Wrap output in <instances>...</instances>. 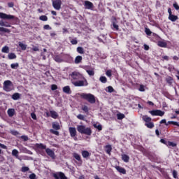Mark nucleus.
<instances>
[{
    "instance_id": "nucleus-1",
    "label": "nucleus",
    "mask_w": 179,
    "mask_h": 179,
    "mask_svg": "<svg viewBox=\"0 0 179 179\" xmlns=\"http://www.w3.org/2000/svg\"><path fill=\"white\" fill-rule=\"evenodd\" d=\"M70 76L73 80H77L72 82V84L76 86V87H82L83 86L89 85V83H87L86 78L79 72L74 71L70 74Z\"/></svg>"
},
{
    "instance_id": "nucleus-2",
    "label": "nucleus",
    "mask_w": 179,
    "mask_h": 179,
    "mask_svg": "<svg viewBox=\"0 0 179 179\" xmlns=\"http://www.w3.org/2000/svg\"><path fill=\"white\" fill-rule=\"evenodd\" d=\"M80 97L83 100H86V101H88L90 104H94V103H96V96L90 93H81Z\"/></svg>"
},
{
    "instance_id": "nucleus-3",
    "label": "nucleus",
    "mask_w": 179,
    "mask_h": 179,
    "mask_svg": "<svg viewBox=\"0 0 179 179\" xmlns=\"http://www.w3.org/2000/svg\"><path fill=\"white\" fill-rule=\"evenodd\" d=\"M77 131L83 135H87L88 136L92 135V129L90 127H86L85 125L77 126Z\"/></svg>"
},
{
    "instance_id": "nucleus-4",
    "label": "nucleus",
    "mask_w": 179,
    "mask_h": 179,
    "mask_svg": "<svg viewBox=\"0 0 179 179\" xmlns=\"http://www.w3.org/2000/svg\"><path fill=\"white\" fill-rule=\"evenodd\" d=\"M0 19H3V20H14L15 23L19 22V18L13 15H8L4 13H0Z\"/></svg>"
},
{
    "instance_id": "nucleus-5",
    "label": "nucleus",
    "mask_w": 179,
    "mask_h": 179,
    "mask_svg": "<svg viewBox=\"0 0 179 179\" xmlns=\"http://www.w3.org/2000/svg\"><path fill=\"white\" fill-rule=\"evenodd\" d=\"M142 118L143 120L145 122V126L147 127V128H149L150 129L155 128V123L152 122V117L148 115H143Z\"/></svg>"
},
{
    "instance_id": "nucleus-6",
    "label": "nucleus",
    "mask_w": 179,
    "mask_h": 179,
    "mask_svg": "<svg viewBox=\"0 0 179 179\" xmlns=\"http://www.w3.org/2000/svg\"><path fill=\"white\" fill-rule=\"evenodd\" d=\"M3 89L5 92H12V90H13V84L12 83V81H4Z\"/></svg>"
},
{
    "instance_id": "nucleus-7",
    "label": "nucleus",
    "mask_w": 179,
    "mask_h": 179,
    "mask_svg": "<svg viewBox=\"0 0 179 179\" xmlns=\"http://www.w3.org/2000/svg\"><path fill=\"white\" fill-rule=\"evenodd\" d=\"M52 177L55 179H68V177L63 172L54 173H52Z\"/></svg>"
},
{
    "instance_id": "nucleus-8",
    "label": "nucleus",
    "mask_w": 179,
    "mask_h": 179,
    "mask_svg": "<svg viewBox=\"0 0 179 179\" xmlns=\"http://www.w3.org/2000/svg\"><path fill=\"white\" fill-rule=\"evenodd\" d=\"M84 8L90 10H94V4L92 1L86 0L84 1Z\"/></svg>"
},
{
    "instance_id": "nucleus-9",
    "label": "nucleus",
    "mask_w": 179,
    "mask_h": 179,
    "mask_svg": "<svg viewBox=\"0 0 179 179\" xmlns=\"http://www.w3.org/2000/svg\"><path fill=\"white\" fill-rule=\"evenodd\" d=\"M62 5V0H53L52 1V6L54 9L56 10H59L61 9V6Z\"/></svg>"
},
{
    "instance_id": "nucleus-10",
    "label": "nucleus",
    "mask_w": 179,
    "mask_h": 179,
    "mask_svg": "<svg viewBox=\"0 0 179 179\" xmlns=\"http://www.w3.org/2000/svg\"><path fill=\"white\" fill-rule=\"evenodd\" d=\"M149 113L153 116L163 117V115H164V111L161 110H150Z\"/></svg>"
},
{
    "instance_id": "nucleus-11",
    "label": "nucleus",
    "mask_w": 179,
    "mask_h": 179,
    "mask_svg": "<svg viewBox=\"0 0 179 179\" xmlns=\"http://www.w3.org/2000/svg\"><path fill=\"white\" fill-rule=\"evenodd\" d=\"M69 132L71 138H73L75 141H78V138H76V135L78 132L76 131V128L75 127H69Z\"/></svg>"
},
{
    "instance_id": "nucleus-12",
    "label": "nucleus",
    "mask_w": 179,
    "mask_h": 179,
    "mask_svg": "<svg viewBox=\"0 0 179 179\" xmlns=\"http://www.w3.org/2000/svg\"><path fill=\"white\" fill-rule=\"evenodd\" d=\"M45 152L48 155V156L51 157V159H55V152H54V151L52 150H51L50 148H46Z\"/></svg>"
},
{
    "instance_id": "nucleus-13",
    "label": "nucleus",
    "mask_w": 179,
    "mask_h": 179,
    "mask_svg": "<svg viewBox=\"0 0 179 179\" xmlns=\"http://www.w3.org/2000/svg\"><path fill=\"white\" fill-rule=\"evenodd\" d=\"M115 169L118 173H120V174H127V170L124 168H122L120 166H116Z\"/></svg>"
},
{
    "instance_id": "nucleus-14",
    "label": "nucleus",
    "mask_w": 179,
    "mask_h": 179,
    "mask_svg": "<svg viewBox=\"0 0 179 179\" xmlns=\"http://www.w3.org/2000/svg\"><path fill=\"white\" fill-rule=\"evenodd\" d=\"M158 47H161L162 48H167V43L164 41H159L157 42Z\"/></svg>"
},
{
    "instance_id": "nucleus-15",
    "label": "nucleus",
    "mask_w": 179,
    "mask_h": 179,
    "mask_svg": "<svg viewBox=\"0 0 179 179\" xmlns=\"http://www.w3.org/2000/svg\"><path fill=\"white\" fill-rule=\"evenodd\" d=\"M35 148H36V149L46 150L47 149V145H45L43 143H36L35 145Z\"/></svg>"
},
{
    "instance_id": "nucleus-16",
    "label": "nucleus",
    "mask_w": 179,
    "mask_h": 179,
    "mask_svg": "<svg viewBox=\"0 0 179 179\" xmlns=\"http://www.w3.org/2000/svg\"><path fill=\"white\" fill-rule=\"evenodd\" d=\"M15 109L13 108H9L8 110H7V114L8 115V117H13V115H15Z\"/></svg>"
},
{
    "instance_id": "nucleus-17",
    "label": "nucleus",
    "mask_w": 179,
    "mask_h": 179,
    "mask_svg": "<svg viewBox=\"0 0 179 179\" xmlns=\"http://www.w3.org/2000/svg\"><path fill=\"white\" fill-rule=\"evenodd\" d=\"M105 150L107 153V155H111V150H113V147H111V145H107L105 146Z\"/></svg>"
},
{
    "instance_id": "nucleus-18",
    "label": "nucleus",
    "mask_w": 179,
    "mask_h": 179,
    "mask_svg": "<svg viewBox=\"0 0 179 179\" xmlns=\"http://www.w3.org/2000/svg\"><path fill=\"white\" fill-rule=\"evenodd\" d=\"M63 92H64V93H66V94H71V93H72V91H71V87L69 86L64 87Z\"/></svg>"
},
{
    "instance_id": "nucleus-19",
    "label": "nucleus",
    "mask_w": 179,
    "mask_h": 179,
    "mask_svg": "<svg viewBox=\"0 0 179 179\" xmlns=\"http://www.w3.org/2000/svg\"><path fill=\"white\" fill-rule=\"evenodd\" d=\"M50 117L54 118V120H57L58 118V113L56 111L50 110Z\"/></svg>"
},
{
    "instance_id": "nucleus-20",
    "label": "nucleus",
    "mask_w": 179,
    "mask_h": 179,
    "mask_svg": "<svg viewBox=\"0 0 179 179\" xmlns=\"http://www.w3.org/2000/svg\"><path fill=\"white\" fill-rule=\"evenodd\" d=\"M168 19L171 20V22H176L178 20V16L172 14L171 15H169Z\"/></svg>"
},
{
    "instance_id": "nucleus-21",
    "label": "nucleus",
    "mask_w": 179,
    "mask_h": 179,
    "mask_svg": "<svg viewBox=\"0 0 179 179\" xmlns=\"http://www.w3.org/2000/svg\"><path fill=\"white\" fill-rule=\"evenodd\" d=\"M52 127L53 129H55L56 131H59V129H61V126H59V123L58 122L52 123Z\"/></svg>"
},
{
    "instance_id": "nucleus-22",
    "label": "nucleus",
    "mask_w": 179,
    "mask_h": 179,
    "mask_svg": "<svg viewBox=\"0 0 179 179\" xmlns=\"http://www.w3.org/2000/svg\"><path fill=\"white\" fill-rule=\"evenodd\" d=\"M122 160H123L124 163H128L129 162V156L126 154L122 155Z\"/></svg>"
},
{
    "instance_id": "nucleus-23",
    "label": "nucleus",
    "mask_w": 179,
    "mask_h": 179,
    "mask_svg": "<svg viewBox=\"0 0 179 179\" xmlns=\"http://www.w3.org/2000/svg\"><path fill=\"white\" fill-rule=\"evenodd\" d=\"M82 156L84 157V159H86L90 157V152H89L87 150H83L82 151Z\"/></svg>"
},
{
    "instance_id": "nucleus-24",
    "label": "nucleus",
    "mask_w": 179,
    "mask_h": 179,
    "mask_svg": "<svg viewBox=\"0 0 179 179\" xmlns=\"http://www.w3.org/2000/svg\"><path fill=\"white\" fill-rule=\"evenodd\" d=\"M82 59H83V57H82L80 55H78L76 57L74 62L75 64H80V62H82Z\"/></svg>"
},
{
    "instance_id": "nucleus-25",
    "label": "nucleus",
    "mask_w": 179,
    "mask_h": 179,
    "mask_svg": "<svg viewBox=\"0 0 179 179\" xmlns=\"http://www.w3.org/2000/svg\"><path fill=\"white\" fill-rule=\"evenodd\" d=\"M73 157L76 160H78V162H82V158H80V155L76 152L73 153Z\"/></svg>"
},
{
    "instance_id": "nucleus-26",
    "label": "nucleus",
    "mask_w": 179,
    "mask_h": 179,
    "mask_svg": "<svg viewBox=\"0 0 179 179\" xmlns=\"http://www.w3.org/2000/svg\"><path fill=\"white\" fill-rule=\"evenodd\" d=\"M18 45H19V47H20V48H21V50H22V51H26V50L27 48V45L22 43V42H19Z\"/></svg>"
},
{
    "instance_id": "nucleus-27",
    "label": "nucleus",
    "mask_w": 179,
    "mask_h": 179,
    "mask_svg": "<svg viewBox=\"0 0 179 179\" xmlns=\"http://www.w3.org/2000/svg\"><path fill=\"white\" fill-rule=\"evenodd\" d=\"M13 100H19L20 99V94L15 92L12 95Z\"/></svg>"
},
{
    "instance_id": "nucleus-28",
    "label": "nucleus",
    "mask_w": 179,
    "mask_h": 179,
    "mask_svg": "<svg viewBox=\"0 0 179 179\" xmlns=\"http://www.w3.org/2000/svg\"><path fill=\"white\" fill-rule=\"evenodd\" d=\"M8 59H16L17 58L16 54L13 52L8 53Z\"/></svg>"
},
{
    "instance_id": "nucleus-29",
    "label": "nucleus",
    "mask_w": 179,
    "mask_h": 179,
    "mask_svg": "<svg viewBox=\"0 0 179 179\" xmlns=\"http://www.w3.org/2000/svg\"><path fill=\"white\" fill-rule=\"evenodd\" d=\"M173 80H174V79H173L171 76H167L166 78V83H169L170 85H173Z\"/></svg>"
},
{
    "instance_id": "nucleus-30",
    "label": "nucleus",
    "mask_w": 179,
    "mask_h": 179,
    "mask_svg": "<svg viewBox=\"0 0 179 179\" xmlns=\"http://www.w3.org/2000/svg\"><path fill=\"white\" fill-rule=\"evenodd\" d=\"M81 109L84 113H85V114H89V107H87V106L83 105Z\"/></svg>"
},
{
    "instance_id": "nucleus-31",
    "label": "nucleus",
    "mask_w": 179,
    "mask_h": 179,
    "mask_svg": "<svg viewBox=\"0 0 179 179\" xmlns=\"http://www.w3.org/2000/svg\"><path fill=\"white\" fill-rule=\"evenodd\" d=\"M0 31L3 33H10V29L0 27Z\"/></svg>"
},
{
    "instance_id": "nucleus-32",
    "label": "nucleus",
    "mask_w": 179,
    "mask_h": 179,
    "mask_svg": "<svg viewBox=\"0 0 179 179\" xmlns=\"http://www.w3.org/2000/svg\"><path fill=\"white\" fill-rule=\"evenodd\" d=\"M2 52H4L5 54L9 53V47L4 46L1 49Z\"/></svg>"
},
{
    "instance_id": "nucleus-33",
    "label": "nucleus",
    "mask_w": 179,
    "mask_h": 179,
    "mask_svg": "<svg viewBox=\"0 0 179 179\" xmlns=\"http://www.w3.org/2000/svg\"><path fill=\"white\" fill-rule=\"evenodd\" d=\"M77 52H78V54H85V49H83L82 47H78Z\"/></svg>"
},
{
    "instance_id": "nucleus-34",
    "label": "nucleus",
    "mask_w": 179,
    "mask_h": 179,
    "mask_svg": "<svg viewBox=\"0 0 179 179\" xmlns=\"http://www.w3.org/2000/svg\"><path fill=\"white\" fill-rule=\"evenodd\" d=\"M50 134H53V135H56L57 136H59V131H56V130H54V129H51L50 130Z\"/></svg>"
},
{
    "instance_id": "nucleus-35",
    "label": "nucleus",
    "mask_w": 179,
    "mask_h": 179,
    "mask_svg": "<svg viewBox=\"0 0 179 179\" xmlns=\"http://www.w3.org/2000/svg\"><path fill=\"white\" fill-rule=\"evenodd\" d=\"M117 120H124L125 118V115L123 113H117Z\"/></svg>"
},
{
    "instance_id": "nucleus-36",
    "label": "nucleus",
    "mask_w": 179,
    "mask_h": 179,
    "mask_svg": "<svg viewBox=\"0 0 179 179\" xmlns=\"http://www.w3.org/2000/svg\"><path fill=\"white\" fill-rule=\"evenodd\" d=\"M166 146H172V148H176V146H177V143L171 141H168Z\"/></svg>"
},
{
    "instance_id": "nucleus-37",
    "label": "nucleus",
    "mask_w": 179,
    "mask_h": 179,
    "mask_svg": "<svg viewBox=\"0 0 179 179\" xmlns=\"http://www.w3.org/2000/svg\"><path fill=\"white\" fill-rule=\"evenodd\" d=\"M99 80L101 82V83H107V78L105 76H101Z\"/></svg>"
},
{
    "instance_id": "nucleus-38",
    "label": "nucleus",
    "mask_w": 179,
    "mask_h": 179,
    "mask_svg": "<svg viewBox=\"0 0 179 179\" xmlns=\"http://www.w3.org/2000/svg\"><path fill=\"white\" fill-rule=\"evenodd\" d=\"M166 124H168V125H170V124H171L172 125H176V127H179V123L175 121H169L168 122H166Z\"/></svg>"
},
{
    "instance_id": "nucleus-39",
    "label": "nucleus",
    "mask_w": 179,
    "mask_h": 179,
    "mask_svg": "<svg viewBox=\"0 0 179 179\" xmlns=\"http://www.w3.org/2000/svg\"><path fill=\"white\" fill-rule=\"evenodd\" d=\"M39 19L42 20V22H47V20H48V17L46 15H41L39 17Z\"/></svg>"
},
{
    "instance_id": "nucleus-40",
    "label": "nucleus",
    "mask_w": 179,
    "mask_h": 179,
    "mask_svg": "<svg viewBox=\"0 0 179 179\" xmlns=\"http://www.w3.org/2000/svg\"><path fill=\"white\" fill-rule=\"evenodd\" d=\"M93 126L94 128H96V129H98V131H101L103 129V126H101V124L97 125L96 124H94Z\"/></svg>"
},
{
    "instance_id": "nucleus-41",
    "label": "nucleus",
    "mask_w": 179,
    "mask_h": 179,
    "mask_svg": "<svg viewBox=\"0 0 179 179\" xmlns=\"http://www.w3.org/2000/svg\"><path fill=\"white\" fill-rule=\"evenodd\" d=\"M145 33L147 36H152V31L149 28H145Z\"/></svg>"
},
{
    "instance_id": "nucleus-42",
    "label": "nucleus",
    "mask_w": 179,
    "mask_h": 179,
    "mask_svg": "<svg viewBox=\"0 0 179 179\" xmlns=\"http://www.w3.org/2000/svg\"><path fill=\"white\" fill-rule=\"evenodd\" d=\"M12 155H13V156L17 157V156H19V151H17V150H16V149H14L12 151Z\"/></svg>"
},
{
    "instance_id": "nucleus-43",
    "label": "nucleus",
    "mask_w": 179,
    "mask_h": 179,
    "mask_svg": "<svg viewBox=\"0 0 179 179\" xmlns=\"http://www.w3.org/2000/svg\"><path fill=\"white\" fill-rule=\"evenodd\" d=\"M18 66H19V63H15V64H10V68L12 69H17Z\"/></svg>"
},
{
    "instance_id": "nucleus-44",
    "label": "nucleus",
    "mask_w": 179,
    "mask_h": 179,
    "mask_svg": "<svg viewBox=\"0 0 179 179\" xmlns=\"http://www.w3.org/2000/svg\"><path fill=\"white\" fill-rule=\"evenodd\" d=\"M29 170H30V169L28 166H22L21 169L22 173H26L27 171H29Z\"/></svg>"
},
{
    "instance_id": "nucleus-45",
    "label": "nucleus",
    "mask_w": 179,
    "mask_h": 179,
    "mask_svg": "<svg viewBox=\"0 0 179 179\" xmlns=\"http://www.w3.org/2000/svg\"><path fill=\"white\" fill-rule=\"evenodd\" d=\"M87 73H88V75L90 76H94V71L93 70H86Z\"/></svg>"
},
{
    "instance_id": "nucleus-46",
    "label": "nucleus",
    "mask_w": 179,
    "mask_h": 179,
    "mask_svg": "<svg viewBox=\"0 0 179 179\" xmlns=\"http://www.w3.org/2000/svg\"><path fill=\"white\" fill-rule=\"evenodd\" d=\"M106 76H108V78H111V76H113V71H111V70H108V71L106 72Z\"/></svg>"
},
{
    "instance_id": "nucleus-47",
    "label": "nucleus",
    "mask_w": 179,
    "mask_h": 179,
    "mask_svg": "<svg viewBox=\"0 0 179 179\" xmlns=\"http://www.w3.org/2000/svg\"><path fill=\"white\" fill-rule=\"evenodd\" d=\"M106 89H108V90H106V91L108 92V93H113V92H114V88H113V87H111V86L107 87Z\"/></svg>"
},
{
    "instance_id": "nucleus-48",
    "label": "nucleus",
    "mask_w": 179,
    "mask_h": 179,
    "mask_svg": "<svg viewBox=\"0 0 179 179\" xmlns=\"http://www.w3.org/2000/svg\"><path fill=\"white\" fill-rule=\"evenodd\" d=\"M20 138L22 139L24 142H27V141H29V136H21Z\"/></svg>"
},
{
    "instance_id": "nucleus-49",
    "label": "nucleus",
    "mask_w": 179,
    "mask_h": 179,
    "mask_svg": "<svg viewBox=\"0 0 179 179\" xmlns=\"http://www.w3.org/2000/svg\"><path fill=\"white\" fill-rule=\"evenodd\" d=\"M77 118L78 120H81V121H85V115H82V114H79L77 115Z\"/></svg>"
},
{
    "instance_id": "nucleus-50",
    "label": "nucleus",
    "mask_w": 179,
    "mask_h": 179,
    "mask_svg": "<svg viewBox=\"0 0 179 179\" xmlns=\"http://www.w3.org/2000/svg\"><path fill=\"white\" fill-rule=\"evenodd\" d=\"M12 135H14V136H17V135H20V133L16 130H13L11 131Z\"/></svg>"
},
{
    "instance_id": "nucleus-51",
    "label": "nucleus",
    "mask_w": 179,
    "mask_h": 179,
    "mask_svg": "<svg viewBox=\"0 0 179 179\" xmlns=\"http://www.w3.org/2000/svg\"><path fill=\"white\" fill-rule=\"evenodd\" d=\"M159 124H164L166 127H169V123H167V121L166 120V119L162 120L159 122Z\"/></svg>"
},
{
    "instance_id": "nucleus-52",
    "label": "nucleus",
    "mask_w": 179,
    "mask_h": 179,
    "mask_svg": "<svg viewBox=\"0 0 179 179\" xmlns=\"http://www.w3.org/2000/svg\"><path fill=\"white\" fill-rule=\"evenodd\" d=\"M57 89H58V86H57V85L53 84L51 85V90H57Z\"/></svg>"
},
{
    "instance_id": "nucleus-53",
    "label": "nucleus",
    "mask_w": 179,
    "mask_h": 179,
    "mask_svg": "<svg viewBox=\"0 0 179 179\" xmlns=\"http://www.w3.org/2000/svg\"><path fill=\"white\" fill-rule=\"evenodd\" d=\"M71 43L73 44V45H76V44H78V40H76V38L72 39Z\"/></svg>"
},
{
    "instance_id": "nucleus-54",
    "label": "nucleus",
    "mask_w": 179,
    "mask_h": 179,
    "mask_svg": "<svg viewBox=\"0 0 179 179\" xmlns=\"http://www.w3.org/2000/svg\"><path fill=\"white\" fill-rule=\"evenodd\" d=\"M44 30H51V27H50L48 24H45L43 26Z\"/></svg>"
},
{
    "instance_id": "nucleus-55",
    "label": "nucleus",
    "mask_w": 179,
    "mask_h": 179,
    "mask_svg": "<svg viewBox=\"0 0 179 179\" xmlns=\"http://www.w3.org/2000/svg\"><path fill=\"white\" fill-rule=\"evenodd\" d=\"M31 117L32 120H37V115H36V113H31Z\"/></svg>"
},
{
    "instance_id": "nucleus-56",
    "label": "nucleus",
    "mask_w": 179,
    "mask_h": 179,
    "mask_svg": "<svg viewBox=\"0 0 179 179\" xmlns=\"http://www.w3.org/2000/svg\"><path fill=\"white\" fill-rule=\"evenodd\" d=\"M177 176H178V173H177L176 171L173 170V178H178V177Z\"/></svg>"
},
{
    "instance_id": "nucleus-57",
    "label": "nucleus",
    "mask_w": 179,
    "mask_h": 179,
    "mask_svg": "<svg viewBox=\"0 0 179 179\" xmlns=\"http://www.w3.org/2000/svg\"><path fill=\"white\" fill-rule=\"evenodd\" d=\"M36 173H31L29 175V179H36Z\"/></svg>"
},
{
    "instance_id": "nucleus-58",
    "label": "nucleus",
    "mask_w": 179,
    "mask_h": 179,
    "mask_svg": "<svg viewBox=\"0 0 179 179\" xmlns=\"http://www.w3.org/2000/svg\"><path fill=\"white\" fill-rule=\"evenodd\" d=\"M113 27L114 29H115V30H119L120 29L118 24H115V22H113Z\"/></svg>"
},
{
    "instance_id": "nucleus-59",
    "label": "nucleus",
    "mask_w": 179,
    "mask_h": 179,
    "mask_svg": "<svg viewBox=\"0 0 179 179\" xmlns=\"http://www.w3.org/2000/svg\"><path fill=\"white\" fill-rule=\"evenodd\" d=\"M139 92H145V87L143 85H140V87L138 88Z\"/></svg>"
},
{
    "instance_id": "nucleus-60",
    "label": "nucleus",
    "mask_w": 179,
    "mask_h": 179,
    "mask_svg": "<svg viewBox=\"0 0 179 179\" xmlns=\"http://www.w3.org/2000/svg\"><path fill=\"white\" fill-rule=\"evenodd\" d=\"M8 8H13V6H15V3L13 2H8Z\"/></svg>"
},
{
    "instance_id": "nucleus-61",
    "label": "nucleus",
    "mask_w": 179,
    "mask_h": 179,
    "mask_svg": "<svg viewBox=\"0 0 179 179\" xmlns=\"http://www.w3.org/2000/svg\"><path fill=\"white\" fill-rule=\"evenodd\" d=\"M173 8H175L176 10H179V5L177 4V3H173Z\"/></svg>"
},
{
    "instance_id": "nucleus-62",
    "label": "nucleus",
    "mask_w": 179,
    "mask_h": 179,
    "mask_svg": "<svg viewBox=\"0 0 179 179\" xmlns=\"http://www.w3.org/2000/svg\"><path fill=\"white\" fill-rule=\"evenodd\" d=\"M160 142L161 143H164V145H166L167 146L168 141H166V140L162 138L160 140Z\"/></svg>"
},
{
    "instance_id": "nucleus-63",
    "label": "nucleus",
    "mask_w": 179,
    "mask_h": 179,
    "mask_svg": "<svg viewBox=\"0 0 179 179\" xmlns=\"http://www.w3.org/2000/svg\"><path fill=\"white\" fill-rule=\"evenodd\" d=\"M5 25L3 27H11L10 24H9L8 22H4Z\"/></svg>"
},
{
    "instance_id": "nucleus-64",
    "label": "nucleus",
    "mask_w": 179,
    "mask_h": 179,
    "mask_svg": "<svg viewBox=\"0 0 179 179\" xmlns=\"http://www.w3.org/2000/svg\"><path fill=\"white\" fill-rule=\"evenodd\" d=\"M32 51H40V49L38 48V47L34 46V48H32Z\"/></svg>"
}]
</instances>
